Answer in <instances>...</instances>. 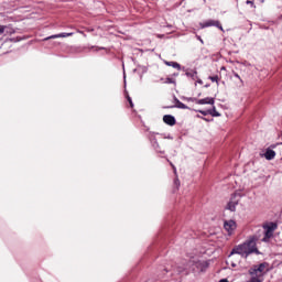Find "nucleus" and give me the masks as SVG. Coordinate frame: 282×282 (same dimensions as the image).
Segmentation results:
<instances>
[{
	"label": "nucleus",
	"instance_id": "nucleus-5",
	"mask_svg": "<svg viewBox=\"0 0 282 282\" xmlns=\"http://www.w3.org/2000/svg\"><path fill=\"white\" fill-rule=\"evenodd\" d=\"M224 229L226 230L227 235H235V231L237 230V221L234 219L225 220Z\"/></svg>",
	"mask_w": 282,
	"mask_h": 282
},
{
	"label": "nucleus",
	"instance_id": "nucleus-1",
	"mask_svg": "<svg viewBox=\"0 0 282 282\" xmlns=\"http://www.w3.org/2000/svg\"><path fill=\"white\" fill-rule=\"evenodd\" d=\"M252 252H256L257 254L259 253L257 250V240L254 238H251L232 249L228 257L229 265H231V268H239V265H241V259H246L248 254H252Z\"/></svg>",
	"mask_w": 282,
	"mask_h": 282
},
{
	"label": "nucleus",
	"instance_id": "nucleus-24",
	"mask_svg": "<svg viewBox=\"0 0 282 282\" xmlns=\"http://www.w3.org/2000/svg\"><path fill=\"white\" fill-rule=\"evenodd\" d=\"M198 83H199V85H202V80L200 79L198 80Z\"/></svg>",
	"mask_w": 282,
	"mask_h": 282
},
{
	"label": "nucleus",
	"instance_id": "nucleus-10",
	"mask_svg": "<svg viewBox=\"0 0 282 282\" xmlns=\"http://www.w3.org/2000/svg\"><path fill=\"white\" fill-rule=\"evenodd\" d=\"M197 105H215V98L207 97L204 99H199V100H197Z\"/></svg>",
	"mask_w": 282,
	"mask_h": 282
},
{
	"label": "nucleus",
	"instance_id": "nucleus-11",
	"mask_svg": "<svg viewBox=\"0 0 282 282\" xmlns=\"http://www.w3.org/2000/svg\"><path fill=\"white\" fill-rule=\"evenodd\" d=\"M163 122H165V124H170V127H173V124H175V117L165 115L163 117Z\"/></svg>",
	"mask_w": 282,
	"mask_h": 282
},
{
	"label": "nucleus",
	"instance_id": "nucleus-16",
	"mask_svg": "<svg viewBox=\"0 0 282 282\" xmlns=\"http://www.w3.org/2000/svg\"><path fill=\"white\" fill-rule=\"evenodd\" d=\"M209 79L212 80V83H216V85H219V77L218 76L209 77Z\"/></svg>",
	"mask_w": 282,
	"mask_h": 282
},
{
	"label": "nucleus",
	"instance_id": "nucleus-3",
	"mask_svg": "<svg viewBox=\"0 0 282 282\" xmlns=\"http://www.w3.org/2000/svg\"><path fill=\"white\" fill-rule=\"evenodd\" d=\"M268 272V264L262 263L260 265H256L252 269L249 270V274L251 276H254L256 279H263V274Z\"/></svg>",
	"mask_w": 282,
	"mask_h": 282
},
{
	"label": "nucleus",
	"instance_id": "nucleus-9",
	"mask_svg": "<svg viewBox=\"0 0 282 282\" xmlns=\"http://www.w3.org/2000/svg\"><path fill=\"white\" fill-rule=\"evenodd\" d=\"M73 34L74 33H59V34L51 35L44 39V41H50V39H67V36H73Z\"/></svg>",
	"mask_w": 282,
	"mask_h": 282
},
{
	"label": "nucleus",
	"instance_id": "nucleus-7",
	"mask_svg": "<svg viewBox=\"0 0 282 282\" xmlns=\"http://www.w3.org/2000/svg\"><path fill=\"white\" fill-rule=\"evenodd\" d=\"M8 34H14V29L11 25H0V36H8Z\"/></svg>",
	"mask_w": 282,
	"mask_h": 282
},
{
	"label": "nucleus",
	"instance_id": "nucleus-2",
	"mask_svg": "<svg viewBox=\"0 0 282 282\" xmlns=\"http://www.w3.org/2000/svg\"><path fill=\"white\" fill-rule=\"evenodd\" d=\"M187 265L194 274H202V272H206V270H208V265H210V263L197 256H194L189 259Z\"/></svg>",
	"mask_w": 282,
	"mask_h": 282
},
{
	"label": "nucleus",
	"instance_id": "nucleus-8",
	"mask_svg": "<svg viewBox=\"0 0 282 282\" xmlns=\"http://www.w3.org/2000/svg\"><path fill=\"white\" fill-rule=\"evenodd\" d=\"M263 158H265V160H274V158H276V152H274V150L268 148L265 150V152L263 153Z\"/></svg>",
	"mask_w": 282,
	"mask_h": 282
},
{
	"label": "nucleus",
	"instance_id": "nucleus-20",
	"mask_svg": "<svg viewBox=\"0 0 282 282\" xmlns=\"http://www.w3.org/2000/svg\"><path fill=\"white\" fill-rule=\"evenodd\" d=\"M219 282H228V280L224 279V280H220Z\"/></svg>",
	"mask_w": 282,
	"mask_h": 282
},
{
	"label": "nucleus",
	"instance_id": "nucleus-22",
	"mask_svg": "<svg viewBox=\"0 0 282 282\" xmlns=\"http://www.w3.org/2000/svg\"><path fill=\"white\" fill-rule=\"evenodd\" d=\"M236 78H241V77L239 76V74H236Z\"/></svg>",
	"mask_w": 282,
	"mask_h": 282
},
{
	"label": "nucleus",
	"instance_id": "nucleus-23",
	"mask_svg": "<svg viewBox=\"0 0 282 282\" xmlns=\"http://www.w3.org/2000/svg\"><path fill=\"white\" fill-rule=\"evenodd\" d=\"M221 70H223V72L226 70V67L223 66V67H221Z\"/></svg>",
	"mask_w": 282,
	"mask_h": 282
},
{
	"label": "nucleus",
	"instance_id": "nucleus-13",
	"mask_svg": "<svg viewBox=\"0 0 282 282\" xmlns=\"http://www.w3.org/2000/svg\"><path fill=\"white\" fill-rule=\"evenodd\" d=\"M209 116H214L215 118H219V116H221L219 112H217V108H215V106H213V109L208 110Z\"/></svg>",
	"mask_w": 282,
	"mask_h": 282
},
{
	"label": "nucleus",
	"instance_id": "nucleus-4",
	"mask_svg": "<svg viewBox=\"0 0 282 282\" xmlns=\"http://www.w3.org/2000/svg\"><path fill=\"white\" fill-rule=\"evenodd\" d=\"M239 204H241V195L234 194L227 203L226 209L230 210V213H235L237 212V206H239Z\"/></svg>",
	"mask_w": 282,
	"mask_h": 282
},
{
	"label": "nucleus",
	"instance_id": "nucleus-12",
	"mask_svg": "<svg viewBox=\"0 0 282 282\" xmlns=\"http://www.w3.org/2000/svg\"><path fill=\"white\" fill-rule=\"evenodd\" d=\"M210 25H216L217 28H219V30H224V28H221V26L219 25V22L213 21V20H209V21L205 22V23L203 24V28H210Z\"/></svg>",
	"mask_w": 282,
	"mask_h": 282
},
{
	"label": "nucleus",
	"instance_id": "nucleus-15",
	"mask_svg": "<svg viewBox=\"0 0 282 282\" xmlns=\"http://www.w3.org/2000/svg\"><path fill=\"white\" fill-rule=\"evenodd\" d=\"M176 107H177L178 109H188V107H187L186 105H184L183 102H180V101H177Z\"/></svg>",
	"mask_w": 282,
	"mask_h": 282
},
{
	"label": "nucleus",
	"instance_id": "nucleus-21",
	"mask_svg": "<svg viewBox=\"0 0 282 282\" xmlns=\"http://www.w3.org/2000/svg\"><path fill=\"white\" fill-rule=\"evenodd\" d=\"M198 40L200 41V43H204V40H202V37H198Z\"/></svg>",
	"mask_w": 282,
	"mask_h": 282
},
{
	"label": "nucleus",
	"instance_id": "nucleus-17",
	"mask_svg": "<svg viewBox=\"0 0 282 282\" xmlns=\"http://www.w3.org/2000/svg\"><path fill=\"white\" fill-rule=\"evenodd\" d=\"M199 113H202L203 116H208V115H210V113L208 112V110H199Z\"/></svg>",
	"mask_w": 282,
	"mask_h": 282
},
{
	"label": "nucleus",
	"instance_id": "nucleus-14",
	"mask_svg": "<svg viewBox=\"0 0 282 282\" xmlns=\"http://www.w3.org/2000/svg\"><path fill=\"white\" fill-rule=\"evenodd\" d=\"M165 65H167V67H174V69H181L180 64L176 62H165Z\"/></svg>",
	"mask_w": 282,
	"mask_h": 282
},
{
	"label": "nucleus",
	"instance_id": "nucleus-19",
	"mask_svg": "<svg viewBox=\"0 0 282 282\" xmlns=\"http://www.w3.org/2000/svg\"><path fill=\"white\" fill-rule=\"evenodd\" d=\"M247 4H252V1L248 0V1H247Z\"/></svg>",
	"mask_w": 282,
	"mask_h": 282
},
{
	"label": "nucleus",
	"instance_id": "nucleus-6",
	"mask_svg": "<svg viewBox=\"0 0 282 282\" xmlns=\"http://www.w3.org/2000/svg\"><path fill=\"white\" fill-rule=\"evenodd\" d=\"M264 238L263 241H268V239H271V237L274 235V230H276V224L271 223L267 226H264Z\"/></svg>",
	"mask_w": 282,
	"mask_h": 282
},
{
	"label": "nucleus",
	"instance_id": "nucleus-18",
	"mask_svg": "<svg viewBox=\"0 0 282 282\" xmlns=\"http://www.w3.org/2000/svg\"><path fill=\"white\" fill-rule=\"evenodd\" d=\"M128 101L130 102V106L133 107V101L131 100V97H128Z\"/></svg>",
	"mask_w": 282,
	"mask_h": 282
}]
</instances>
